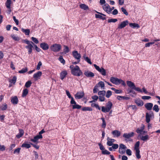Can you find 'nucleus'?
Returning a JSON list of instances; mask_svg holds the SVG:
<instances>
[{"label":"nucleus","instance_id":"1","mask_svg":"<svg viewBox=\"0 0 160 160\" xmlns=\"http://www.w3.org/2000/svg\"><path fill=\"white\" fill-rule=\"evenodd\" d=\"M69 68L71 70V73L73 75L79 77L82 75V72L78 66H74L73 65H71Z\"/></svg>","mask_w":160,"mask_h":160},{"label":"nucleus","instance_id":"2","mask_svg":"<svg viewBox=\"0 0 160 160\" xmlns=\"http://www.w3.org/2000/svg\"><path fill=\"white\" fill-rule=\"evenodd\" d=\"M23 42L27 44L25 46V48L27 49L28 54H30L32 51L33 48V45L34 43L31 41H30L26 39L22 40Z\"/></svg>","mask_w":160,"mask_h":160},{"label":"nucleus","instance_id":"3","mask_svg":"<svg viewBox=\"0 0 160 160\" xmlns=\"http://www.w3.org/2000/svg\"><path fill=\"white\" fill-rule=\"evenodd\" d=\"M112 106V103L111 101H108L106 104V107H102V111L104 112H108L110 111Z\"/></svg>","mask_w":160,"mask_h":160},{"label":"nucleus","instance_id":"4","mask_svg":"<svg viewBox=\"0 0 160 160\" xmlns=\"http://www.w3.org/2000/svg\"><path fill=\"white\" fill-rule=\"evenodd\" d=\"M61 48L60 44L55 43L51 46L50 48L51 51L54 52H58L61 50Z\"/></svg>","mask_w":160,"mask_h":160},{"label":"nucleus","instance_id":"5","mask_svg":"<svg viewBox=\"0 0 160 160\" xmlns=\"http://www.w3.org/2000/svg\"><path fill=\"white\" fill-rule=\"evenodd\" d=\"M140 145V142H137L135 145L134 149L135 150V155L137 158L139 159H140L141 156L140 154V150L139 149V146Z\"/></svg>","mask_w":160,"mask_h":160},{"label":"nucleus","instance_id":"6","mask_svg":"<svg viewBox=\"0 0 160 160\" xmlns=\"http://www.w3.org/2000/svg\"><path fill=\"white\" fill-rule=\"evenodd\" d=\"M154 116V113L152 111H150L149 112H146V121L148 123L150 121V118Z\"/></svg>","mask_w":160,"mask_h":160},{"label":"nucleus","instance_id":"7","mask_svg":"<svg viewBox=\"0 0 160 160\" xmlns=\"http://www.w3.org/2000/svg\"><path fill=\"white\" fill-rule=\"evenodd\" d=\"M126 148V146L124 144L122 143L120 144L119 149V153L121 154H124L125 152V150Z\"/></svg>","mask_w":160,"mask_h":160},{"label":"nucleus","instance_id":"8","mask_svg":"<svg viewBox=\"0 0 160 160\" xmlns=\"http://www.w3.org/2000/svg\"><path fill=\"white\" fill-rule=\"evenodd\" d=\"M134 134V133L132 132L129 133H125L123 135V137L126 138V140H128L129 141H131L132 140L130 138L132 137Z\"/></svg>","mask_w":160,"mask_h":160},{"label":"nucleus","instance_id":"9","mask_svg":"<svg viewBox=\"0 0 160 160\" xmlns=\"http://www.w3.org/2000/svg\"><path fill=\"white\" fill-rule=\"evenodd\" d=\"M72 54L74 58L77 59V61H80L81 56L80 53H78L77 51H73L72 52Z\"/></svg>","mask_w":160,"mask_h":160},{"label":"nucleus","instance_id":"10","mask_svg":"<svg viewBox=\"0 0 160 160\" xmlns=\"http://www.w3.org/2000/svg\"><path fill=\"white\" fill-rule=\"evenodd\" d=\"M121 79H118L116 78L112 77L110 78V81L113 84L115 85H119L120 84Z\"/></svg>","mask_w":160,"mask_h":160},{"label":"nucleus","instance_id":"11","mask_svg":"<svg viewBox=\"0 0 160 160\" xmlns=\"http://www.w3.org/2000/svg\"><path fill=\"white\" fill-rule=\"evenodd\" d=\"M42 136L38 135L34 137L33 138L31 139L30 141L37 144L39 142H38V140L40 139H42Z\"/></svg>","mask_w":160,"mask_h":160},{"label":"nucleus","instance_id":"12","mask_svg":"<svg viewBox=\"0 0 160 160\" xmlns=\"http://www.w3.org/2000/svg\"><path fill=\"white\" fill-rule=\"evenodd\" d=\"M128 24V22L126 20L122 22L119 25L118 28V29H121L125 27Z\"/></svg>","mask_w":160,"mask_h":160},{"label":"nucleus","instance_id":"13","mask_svg":"<svg viewBox=\"0 0 160 160\" xmlns=\"http://www.w3.org/2000/svg\"><path fill=\"white\" fill-rule=\"evenodd\" d=\"M84 95L83 92H77L75 95V98L77 99H80L83 98Z\"/></svg>","mask_w":160,"mask_h":160},{"label":"nucleus","instance_id":"14","mask_svg":"<svg viewBox=\"0 0 160 160\" xmlns=\"http://www.w3.org/2000/svg\"><path fill=\"white\" fill-rule=\"evenodd\" d=\"M96 12L98 13L99 14H95V17L96 18H100L101 19H102V20H106V18L105 17H103L102 15V16H106V15L102 13H101V12H97V11H96Z\"/></svg>","mask_w":160,"mask_h":160},{"label":"nucleus","instance_id":"15","mask_svg":"<svg viewBox=\"0 0 160 160\" xmlns=\"http://www.w3.org/2000/svg\"><path fill=\"white\" fill-rule=\"evenodd\" d=\"M40 47L44 50H47L48 49L49 46L48 44L46 42H42L40 45Z\"/></svg>","mask_w":160,"mask_h":160},{"label":"nucleus","instance_id":"16","mask_svg":"<svg viewBox=\"0 0 160 160\" xmlns=\"http://www.w3.org/2000/svg\"><path fill=\"white\" fill-rule=\"evenodd\" d=\"M11 101L14 105L17 104L18 102V99L17 96H15L11 98Z\"/></svg>","mask_w":160,"mask_h":160},{"label":"nucleus","instance_id":"17","mask_svg":"<svg viewBox=\"0 0 160 160\" xmlns=\"http://www.w3.org/2000/svg\"><path fill=\"white\" fill-rule=\"evenodd\" d=\"M144 106L147 110L150 111L152 109L153 104L152 103L148 102L146 103Z\"/></svg>","mask_w":160,"mask_h":160},{"label":"nucleus","instance_id":"18","mask_svg":"<svg viewBox=\"0 0 160 160\" xmlns=\"http://www.w3.org/2000/svg\"><path fill=\"white\" fill-rule=\"evenodd\" d=\"M68 72L66 70L62 71L60 73V78L62 80H63L67 76Z\"/></svg>","mask_w":160,"mask_h":160},{"label":"nucleus","instance_id":"19","mask_svg":"<svg viewBox=\"0 0 160 160\" xmlns=\"http://www.w3.org/2000/svg\"><path fill=\"white\" fill-rule=\"evenodd\" d=\"M112 133L113 136L114 137L118 138L121 135L120 132L118 130H115L112 131Z\"/></svg>","mask_w":160,"mask_h":160},{"label":"nucleus","instance_id":"20","mask_svg":"<svg viewBox=\"0 0 160 160\" xmlns=\"http://www.w3.org/2000/svg\"><path fill=\"white\" fill-rule=\"evenodd\" d=\"M84 74L88 77H93L94 76V74L93 73L88 71H85Z\"/></svg>","mask_w":160,"mask_h":160},{"label":"nucleus","instance_id":"21","mask_svg":"<svg viewBox=\"0 0 160 160\" xmlns=\"http://www.w3.org/2000/svg\"><path fill=\"white\" fill-rule=\"evenodd\" d=\"M66 92L67 96H68L69 98L71 99L70 101V103H74L75 102V101L74 100V98L73 97H72L70 94L69 91L68 90L66 91Z\"/></svg>","mask_w":160,"mask_h":160},{"label":"nucleus","instance_id":"22","mask_svg":"<svg viewBox=\"0 0 160 160\" xmlns=\"http://www.w3.org/2000/svg\"><path fill=\"white\" fill-rule=\"evenodd\" d=\"M127 85L131 89H133L135 86L134 83L131 81H127Z\"/></svg>","mask_w":160,"mask_h":160},{"label":"nucleus","instance_id":"23","mask_svg":"<svg viewBox=\"0 0 160 160\" xmlns=\"http://www.w3.org/2000/svg\"><path fill=\"white\" fill-rule=\"evenodd\" d=\"M139 136L140 137L141 140L144 141H146L149 139V137L148 134H146L144 136H142L140 134Z\"/></svg>","mask_w":160,"mask_h":160},{"label":"nucleus","instance_id":"24","mask_svg":"<svg viewBox=\"0 0 160 160\" xmlns=\"http://www.w3.org/2000/svg\"><path fill=\"white\" fill-rule=\"evenodd\" d=\"M71 104L72 105V106L73 109H80L82 107V106H81L78 104H77L76 102L75 101V103Z\"/></svg>","mask_w":160,"mask_h":160},{"label":"nucleus","instance_id":"25","mask_svg":"<svg viewBox=\"0 0 160 160\" xmlns=\"http://www.w3.org/2000/svg\"><path fill=\"white\" fill-rule=\"evenodd\" d=\"M135 102L139 106H142L144 104L143 101L140 99L135 100Z\"/></svg>","mask_w":160,"mask_h":160},{"label":"nucleus","instance_id":"26","mask_svg":"<svg viewBox=\"0 0 160 160\" xmlns=\"http://www.w3.org/2000/svg\"><path fill=\"white\" fill-rule=\"evenodd\" d=\"M42 75V72L41 71H38L37 73H34L33 75V78L37 79L40 77Z\"/></svg>","mask_w":160,"mask_h":160},{"label":"nucleus","instance_id":"27","mask_svg":"<svg viewBox=\"0 0 160 160\" xmlns=\"http://www.w3.org/2000/svg\"><path fill=\"white\" fill-rule=\"evenodd\" d=\"M145 126L143 124L142 125V126L140 128H138L136 131V132L138 133H140V134H141L142 133V132L143 131L144 129Z\"/></svg>","mask_w":160,"mask_h":160},{"label":"nucleus","instance_id":"28","mask_svg":"<svg viewBox=\"0 0 160 160\" xmlns=\"http://www.w3.org/2000/svg\"><path fill=\"white\" fill-rule=\"evenodd\" d=\"M109 5L108 3H106L102 6V8L103 10L107 12L109 14V11L108 10V9L109 8Z\"/></svg>","mask_w":160,"mask_h":160},{"label":"nucleus","instance_id":"29","mask_svg":"<svg viewBox=\"0 0 160 160\" xmlns=\"http://www.w3.org/2000/svg\"><path fill=\"white\" fill-rule=\"evenodd\" d=\"M24 131L22 129H20L19 130V133L16 135V137L18 138H19L21 137L23 135Z\"/></svg>","mask_w":160,"mask_h":160},{"label":"nucleus","instance_id":"30","mask_svg":"<svg viewBox=\"0 0 160 160\" xmlns=\"http://www.w3.org/2000/svg\"><path fill=\"white\" fill-rule=\"evenodd\" d=\"M79 7L81 8L84 10H87L89 9L88 7L85 4H81L79 5Z\"/></svg>","mask_w":160,"mask_h":160},{"label":"nucleus","instance_id":"31","mask_svg":"<svg viewBox=\"0 0 160 160\" xmlns=\"http://www.w3.org/2000/svg\"><path fill=\"white\" fill-rule=\"evenodd\" d=\"M22 31L24 33L25 35H29L30 32V30L28 29H24L22 28L21 29Z\"/></svg>","mask_w":160,"mask_h":160},{"label":"nucleus","instance_id":"32","mask_svg":"<svg viewBox=\"0 0 160 160\" xmlns=\"http://www.w3.org/2000/svg\"><path fill=\"white\" fill-rule=\"evenodd\" d=\"M28 89L25 88L23 90L22 94V97H26L28 94Z\"/></svg>","mask_w":160,"mask_h":160},{"label":"nucleus","instance_id":"33","mask_svg":"<svg viewBox=\"0 0 160 160\" xmlns=\"http://www.w3.org/2000/svg\"><path fill=\"white\" fill-rule=\"evenodd\" d=\"M129 25L131 27L133 28H138L139 27V25L136 23H130Z\"/></svg>","mask_w":160,"mask_h":160},{"label":"nucleus","instance_id":"34","mask_svg":"<svg viewBox=\"0 0 160 160\" xmlns=\"http://www.w3.org/2000/svg\"><path fill=\"white\" fill-rule=\"evenodd\" d=\"M16 0H13L14 1H15ZM11 0H7L5 3V5L7 8H10L11 7Z\"/></svg>","mask_w":160,"mask_h":160},{"label":"nucleus","instance_id":"35","mask_svg":"<svg viewBox=\"0 0 160 160\" xmlns=\"http://www.w3.org/2000/svg\"><path fill=\"white\" fill-rule=\"evenodd\" d=\"M63 47V52H62V53H64V54H66L68 53L69 51V49L68 47L66 45H64Z\"/></svg>","mask_w":160,"mask_h":160},{"label":"nucleus","instance_id":"36","mask_svg":"<svg viewBox=\"0 0 160 160\" xmlns=\"http://www.w3.org/2000/svg\"><path fill=\"white\" fill-rule=\"evenodd\" d=\"M11 37L15 41H18L20 40L19 37L13 34H12L11 35Z\"/></svg>","mask_w":160,"mask_h":160},{"label":"nucleus","instance_id":"37","mask_svg":"<svg viewBox=\"0 0 160 160\" xmlns=\"http://www.w3.org/2000/svg\"><path fill=\"white\" fill-rule=\"evenodd\" d=\"M7 105L5 103L2 104L0 107V108L2 111L5 110L7 109Z\"/></svg>","mask_w":160,"mask_h":160},{"label":"nucleus","instance_id":"38","mask_svg":"<svg viewBox=\"0 0 160 160\" xmlns=\"http://www.w3.org/2000/svg\"><path fill=\"white\" fill-rule=\"evenodd\" d=\"M31 144L24 143L22 145V148H29L31 147Z\"/></svg>","mask_w":160,"mask_h":160},{"label":"nucleus","instance_id":"39","mask_svg":"<svg viewBox=\"0 0 160 160\" xmlns=\"http://www.w3.org/2000/svg\"><path fill=\"white\" fill-rule=\"evenodd\" d=\"M102 75L103 76H105L106 75V71L102 67L99 71Z\"/></svg>","mask_w":160,"mask_h":160},{"label":"nucleus","instance_id":"40","mask_svg":"<svg viewBox=\"0 0 160 160\" xmlns=\"http://www.w3.org/2000/svg\"><path fill=\"white\" fill-rule=\"evenodd\" d=\"M82 111H92V108L89 107H84L82 108Z\"/></svg>","mask_w":160,"mask_h":160},{"label":"nucleus","instance_id":"41","mask_svg":"<svg viewBox=\"0 0 160 160\" xmlns=\"http://www.w3.org/2000/svg\"><path fill=\"white\" fill-rule=\"evenodd\" d=\"M96 85L98 86L101 88H104L105 84L104 82L102 81L99 82Z\"/></svg>","mask_w":160,"mask_h":160},{"label":"nucleus","instance_id":"42","mask_svg":"<svg viewBox=\"0 0 160 160\" xmlns=\"http://www.w3.org/2000/svg\"><path fill=\"white\" fill-rule=\"evenodd\" d=\"M91 106L92 107H95L96 108L98 109L99 110H101V108L97 104H96L95 103H92L91 104Z\"/></svg>","mask_w":160,"mask_h":160},{"label":"nucleus","instance_id":"43","mask_svg":"<svg viewBox=\"0 0 160 160\" xmlns=\"http://www.w3.org/2000/svg\"><path fill=\"white\" fill-rule=\"evenodd\" d=\"M32 83V82L31 81H28L25 83V86L27 88H29Z\"/></svg>","mask_w":160,"mask_h":160},{"label":"nucleus","instance_id":"44","mask_svg":"<svg viewBox=\"0 0 160 160\" xmlns=\"http://www.w3.org/2000/svg\"><path fill=\"white\" fill-rule=\"evenodd\" d=\"M102 154L103 155H109L111 152L106 149H104L101 152Z\"/></svg>","mask_w":160,"mask_h":160},{"label":"nucleus","instance_id":"45","mask_svg":"<svg viewBox=\"0 0 160 160\" xmlns=\"http://www.w3.org/2000/svg\"><path fill=\"white\" fill-rule=\"evenodd\" d=\"M101 119L102 120V128H105L106 127V124L105 119L103 118H101Z\"/></svg>","mask_w":160,"mask_h":160},{"label":"nucleus","instance_id":"46","mask_svg":"<svg viewBox=\"0 0 160 160\" xmlns=\"http://www.w3.org/2000/svg\"><path fill=\"white\" fill-rule=\"evenodd\" d=\"M28 70V68H23L21 70H19L18 71V72L20 73H23L26 72Z\"/></svg>","mask_w":160,"mask_h":160},{"label":"nucleus","instance_id":"47","mask_svg":"<svg viewBox=\"0 0 160 160\" xmlns=\"http://www.w3.org/2000/svg\"><path fill=\"white\" fill-rule=\"evenodd\" d=\"M112 92L111 91L108 90V91H107L106 97L107 98H109L112 95Z\"/></svg>","mask_w":160,"mask_h":160},{"label":"nucleus","instance_id":"48","mask_svg":"<svg viewBox=\"0 0 160 160\" xmlns=\"http://www.w3.org/2000/svg\"><path fill=\"white\" fill-rule=\"evenodd\" d=\"M153 109L156 112H158L159 111V108L158 106L157 105H155L153 107Z\"/></svg>","mask_w":160,"mask_h":160},{"label":"nucleus","instance_id":"49","mask_svg":"<svg viewBox=\"0 0 160 160\" xmlns=\"http://www.w3.org/2000/svg\"><path fill=\"white\" fill-rule=\"evenodd\" d=\"M17 80V77L16 76H14L12 80H11L10 82L11 83H13V84H14L15 82H16Z\"/></svg>","mask_w":160,"mask_h":160},{"label":"nucleus","instance_id":"50","mask_svg":"<svg viewBox=\"0 0 160 160\" xmlns=\"http://www.w3.org/2000/svg\"><path fill=\"white\" fill-rule=\"evenodd\" d=\"M59 60L60 62L63 64H64L65 63V61L63 58V57L62 56H60L59 58Z\"/></svg>","mask_w":160,"mask_h":160},{"label":"nucleus","instance_id":"51","mask_svg":"<svg viewBox=\"0 0 160 160\" xmlns=\"http://www.w3.org/2000/svg\"><path fill=\"white\" fill-rule=\"evenodd\" d=\"M106 93V91L104 90H102L101 91H99L98 92V95H102V96H104Z\"/></svg>","mask_w":160,"mask_h":160},{"label":"nucleus","instance_id":"52","mask_svg":"<svg viewBox=\"0 0 160 160\" xmlns=\"http://www.w3.org/2000/svg\"><path fill=\"white\" fill-rule=\"evenodd\" d=\"M31 39L32 41L36 44H38L39 42L37 38L34 37H32Z\"/></svg>","mask_w":160,"mask_h":160},{"label":"nucleus","instance_id":"53","mask_svg":"<svg viewBox=\"0 0 160 160\" xmlns=\"http://www.w3.org/2000/svg\"><path fill=\"white\" fill-rule=\"evenodd\" d=\"M121 11L125 15L127 16L128 15V13L127 12L126 9L122 7L121 8Z\"/></svg>","mask_w":160,"mask_h":160},{"label":"nucleus","instance_id":"54","mask_svg":"<svg viewBox=\"0 0 160 160\" xmlns=\"http://www.w3.org/2000/svg\"><path fill=\"white\" fill-rule=\"evenodd\" d=\"M42 65V63L41 61L39 62L37 66L36 69L39 70L40 69V67Z\"/></svg>","mask_w":160,"mask_h":160},{"label":"nucleus","instance_id":"55","mask_svg":"<svg viewBox=\"0 0 160 160\" xmlns=\"http://www.w3.org/2000/svg\"><path fill=\"white\" fill-rule=\"evenodd\" d=\"M118 21L117 19H111L108 20V22H115Z\"/></svg>","mask_w":160,"mask_h":160},{"label":"nucleus","instance_id":"56","mask_svg":"<svg viewBox=\"0 0 160 160\" xmlns=\"http://www.w3.org/2000/svg\"><path fill=\"white\" fill-rule=\"evenodd\" d=\"M98 145L100 149L102 151H103L105 149L104 147L103 146L102 144L101 143H99Z\"/></svg>","mask_w":160,"mask_h":160},{"label":"nucleus","instance_id":"57","mask_svg":"<svg viewBox=\"0 0 160 160\" xmlns=\"http://www.w3.org/2000/svg\"><path fill=\"white\" fill-rule=\"evenodd\" d=\"M20 148H18L16 149L13 151V153L16 154V153H19L20 152V150H21Z\"/></svg>","mask_w":160,"mask_h":160},{"label":"nucleus","instance_id":"58","mask_svg":"<svg viewBox=\"0 0 160 160\" xmlns=\"http://www.w3.org/2000/svg\"><path fill=\"white\" fill-rule=\"evenodd\" d=\"M151 98L150 96H144L142 97V98L143 100H148Z\"/></svg>","mask_w":160,"mask_h":160},{"label":"nucleus","instance_id":"59","mask_svg":"<svg viewBox=\"0 0 160 160\" xmlns=\"http://www.w3.org/2000/svg\"><path fill=\"white\" fill-rule=\"evenodd\" d=\"M33 46L34 47L35 49L37 51L39 52L41 50V49L40 48H38L36 45L34 44V45H33Z\"/></svg>","mask_w":160,"mask_h":160},{"label":"nucleus","instance_id":"60","mask_svg":"<svg viewBox=\"0 0 160 160\" xmlns=\"http://www.w3.org/2000/svg\"><path fill=\"white\" fill-rule=\"evenodd\" d=\"M126 153L129 156H131L132 155V151L129 149H127L126 150Z\"/></svg>","mask_w":160,"mask_h":160},{"label":"nucleus","instance_id":"61","mask_svg":"<svg viewBox=\"0 0 160 160\" xmlns=\"http://www.w3.org/2000/svg\"><path fill=\"white\" fill-rule=\"evenodd\" d=\"M84 60L86 61L89 64H92V62H91L90 59L88 57L85 58V59Z\"/></svg>","mask_w":160,"mask_h":160},{"label":"nucleus","instance_id":"62","mask_svg":"<svg viewBox=\"0 0 160 160\" xmlns=\"http://www.w3.org/2000/svg\"><path fill=\"white\" fill-rule=\"evenodd\" d=\"M133 89L141 92H142V90L140 88L138 87H136V86H135V88H134Z\"/></svg>","mask_w":160,"mask_h":160},{"label":"nucleus","instance_id":"63","mask_svg":"<svg viewBox=\"0 0 160 160\" xmlns=\"http://www.w3.org/2000/svg\"><path fill=\"white\" fill-rule=\"evenodd\" d=\"M112 148L113 149H117L118 147V145L117 144H113L112 145Z\"/></svg>","mask_w":160,"mask_h":160},{"label":"nucleus","instance_id":"64","mask_svg":"<svg viewBox=\"0 0 160 160\" xmlns=\"http://www.w3.org/2000/svg\"><path fill=\"white\" fill-rule=\"evenodd\" d=\"M99 100L101 102H103L105 101V98L103 96H99Z\"/></svg>","mask_w":160,"mask_h":160}]
</instances>
